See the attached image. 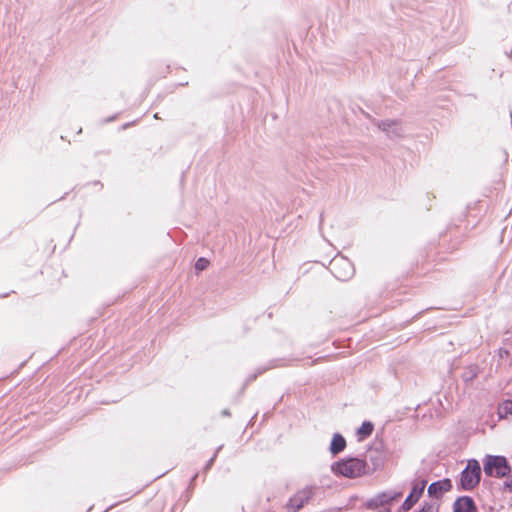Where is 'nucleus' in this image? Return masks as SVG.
Listing matches in <instances>:
<instances>
[{
	"instance_id": "f257e3e1",
	"label": "nucleus",
	"mask_w": 512,
	"mask_h": 512,
	"mask_svg": "<svg viewBox=\"0 0 512 512\" xmlns=\"http://www.w3.org/2000/svg\"><path fill=\"white\" fill-rule=\"evenodd\" d=\"M332 470L344 477L356 478L368 472V465L364 459L349 457L333 464Z\"/></svg>"
},
{
	"instance_id": "f03ea898",
	"label": "nucleus",
	"mask_w": 512,
	"mask_h": 512,
	"mask_svg": "<svg viewBox=\"0 0 512 512\" xmlns=\"http://www.w3.org/2000/svg\"><path fill=\"white\" fill-rule=\"evenodd\" d=\"M481 480V467L476 459H470L460 474L458 490H473Z\"/></svg>"
},
{
	"instance_id": "7ed1b4c3",
	"label": "nucleus",
	"mask_w": 512,
	"mask_h": 512,
	"mask_svg": "<svg viewBox=\"0 0 512 512\" xmlns=\"http://www.w3.org/2000/svg\"><path fill=\"white\" fill-rule=\"evenodd\" d=\"M484 473L487 476L502 478L511 472V466L504 456L487 455L484 459Z\"/></svg>"
},
{
	"instance_id": "20e7f679",
	"label": "nucleus",
	"mask_w": 512,
	"mask_h": 512,
	"mask_svg": "<svg viewBox=\"0 0 512 512\" xmlns=\"http://www.w3.org/2000/svg\"><path fill=\"white\" fill-rule=\"evenodd\" d=\"M331 273L340 281L351 279L355 273L352 262L343 256L335 257L330 262Z\"/></svg>"
},
{
	"instance_id": "39448f33",
	"label": "nucleus",
	"mask_w": 512,
	"mask_h": 512,
	"mask_svg": "<svg viewBox=\"0 0 512 512\" xmlns=\"http://www.w3.org/2000/svg\"><path fill=\"white\" fill-rule=\"evenodd\" d=\"M316 489L315 486H307L297 492L287 503L288 512L301 510L313 498Z\"/></svg>"
},
{
	"instance_id": "423d86ee",
	"label": "nucleus",
	"mask_w": 512,
	"mask_h": 512,
	"mask_svg": "<svg viewBox=\"0 0 512 512\" xmlns=\"http://www.w3.org/2000/svg\"><path fill=\"white\" fill-rule=\"evenodd\" d=\"M401 496V492H381L366 502V508L369 510H376L380 507H385L390 505L393 501L398 500Z\"/></svg>"
},
{
	"instance_id": "0eeeda50",
	"label": "nucleus",
	"mask_w": 512,
	"mask_h": 512,
	"mask_svg": "<svg viewBox=\"0 0 512 512\" xmlns=\"http://www.w3.org/2000/svg\"><path fill=\"white\" fill-rule=\"evenodd\" d=\"M426 485H427V481L425 479H422L413 484L409 495L407 496V498L405 499V501L403 502V504L401 506V508L404 511L411 510L412 507L418 502V500L420 499V497L422 496V494L425 490Z\"/></svg>"
},
{
	"instance_id": "6e6552de",
	"label": "nucleus",
	"mask_w": 512,
	"mask_h": 512,
	"mask_svg": "<svg viewBox=\"0 0 512 512\" xmlns=\"http://www.w3.org/2000/svg\"><path fill=\"white\" fill-rule=\"evenodd\" d=\"M452 481L449 478H445L439 481H435L428 486V495L431 498L439 499L446 492L452 489Z\"/></svg>"
},
{
	"instance_id": "1a4fd4ad",
	"label": "nucleus",
	"mask_w": 512,
	"mask_h": 512,
	"mask_svg": "<svg viewBox=\"0 0 512 512\" xmlns=\"http://www.w3.org/2000/svg\"><path fill=\"white\" fill-rule=\"evenodd\" d=\"M378 127L384 131L389 138H399L404 135L400 122L396 120H384L378 123Z\"/></svg>"
},
{
	"instance_id": "9d476101",
	"label": "nucleus",
	"mask_w": 512,
	"mask_h": 512,
	"mask_svg": "<svg viewBox=\"0 0 512 512\" xmlns=\"http://www.w3.org/2000/svg\"><path fill=\"white\" fill-rule=\"evenodd\" d=\"M453 512H477V507L472 497L460 496L454 502Z\"/></svg>"
},
{
	"instance_id": "9b49d317",
	"label": "nucleus",
	"mask_w": 512,
	"mask_h": 512,
	"mask_svg": "<svg viewBox=\"0 0 512 512\" xmlns=\"http://www.w3.org/2000/svg\"><path fill=\"white\" fill-rule=\"evenodd\" d=\"M346 448V440L340 433H335L332 437L329 451L335 456L344 451Z\"/></svg>"
},
{
	"instance_id": "f8f14e48",
	"label": "nucleus",
	"mask_w": 512,
	"mask_h": 512,
	"mask_svg": "<svg viewBox=\"0 0 512 512\" xmlns=\"http://www.w3.org/2000/svg\"><path fill=\"white\" fill-rule=\"evenodd\" d=\"M374 429V425L370 421H364L357 429V436L359 440H364L369 437Z\"/></svg>"
},
{
	"instance_id": "ddd939ff",
	"label": "nucleus",
	"mask_w": 512,
	"mask_h": 512,
	"mask_svg": "<svg viewBox=\"0 0 512 512\" xmlns=\"http://www.w3.org/2000/svg\"><path fill=\"white\" fill-rule=\"evenodd\" d=\"M479 368L477 365H470L466 367L462 373V379L464 382H472L478 375Z\"/></svg>"
},
{
	"instance_id": "4468645a",
	"label": "nucleus",
	"mask_w": 512,
	"mask_h": 512,
	"mask_svg": "<svg viewBox=\"0 0 512 512\" xmlns=\"http://www.w3.org/2000/svg\"><path fill=\"white\" fill-rule=\"evenodd\" d=\"M276 366H277L276 361H270L269 365L258 367L256 370V373H254L253 375L249 376L246 379V383H250V382L254 381L259 375H261L262 373H264L267 370L274 368Z\"/></svg>"
},
{
	"instance_id": "2eb2a0df",
	"label": "nucleus",
	"mask_w": 512,
	"mask_h": 512,
	"mask_svg": "<svg viewBox=\"0 0 512 512\" xmlns=\"http://www.w3.org/2000/svg\"><path fill=\"white\" fill-rule=\"evenodd\" d=\"M512 414V400L504 401L499 407L500 417Z\"/></svg>"
},
{
	"instance_id": "dca6fc26",
	"label": "nucleus",
	"mask_w": 512,
	"mask_h": 512,
	"mask_svg": "<svg viewBox=\"0 0 512 512\" xmlns=\"http://www.w3.org/2000/svg\"><path fill=\"white\" fill-rule=\"evenodd\" d=\"M209 265V261L206 258L200 257L195 263V269L197 271L205 270Z\"/></svg>"
},
{
	"instance_id": "f3484780",
	"label": "nucleus",
	"mask_w": 512,
	"mask_h": 512,
	"mask_svg": "<svg viewBox=\"0 0 512 512\" xmlns=\"http://www.w3.org/2000/svg\"><path fill=\"white\" fill-rule=\"evenodd\" d=\"M221 449H222V446H219V447L216 449V451H215L214 455L212 456V458H211V459H209V460H208V462L206 463L205 468H204V469H205V471L209 470V469L212 467V465H213V463H214V461H215V459H216V457H217V454H218V452H219Z\"/></svg>"
},
{
	"instance_id": "a211bd4d",
	"label": "nucleus",
	"mask_w": 512,
	"mask_h": 512,
	"mask_svg": "<svg viewBox=\"0 0 512 512\" xmlns=\"http://www.w3.org/2000/svg\"><path fill=\"white\" fill-rule=\"evenodd\" d=\"M503 486H504V489L509 491V492H512V474H511V477L510 479L506 480L504 483H503Z\"/></svg>"
},
{
	"instance_id": "6ab92c4d",
	"label": "nucleus",
	"mask_w": 512,
	"mask_h": 512,
	"mask_svg": "<svg viewBox=\"0 0 512 512\" xmlns=\"http://www.w3.org/2000/svg\"><path fill=\"white\" fill-rule=\"evenodd\" d=\"M373 464H374V467L377 468L382 464V462H381V460H379L378 462H373Z\"/></svg>"
},
{
	"instance_id": "aec40b11",
	"label": "nucleus",
	"mask_w": 512,
	"mask_h": 512,
	"mask_svg": "<svg viewBox=\"0 0 512 512\" xmlns=\"http://www.w3.org/2000/svg\"><path fill=\"white\" fill-rule=\"evenodd\" d=\"M222 414H223L224 416H229V415H230V413H229V411H228V410H223V411H222Z\"/></svg>"
}]
</instances>
